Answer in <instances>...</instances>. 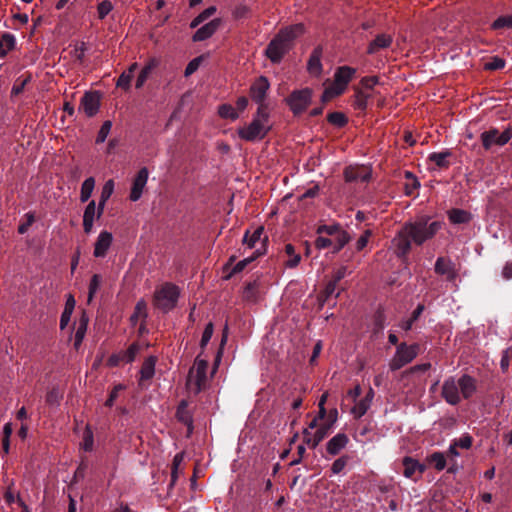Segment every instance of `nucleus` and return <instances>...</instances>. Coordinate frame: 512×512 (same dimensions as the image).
Listing matches in <instances>:
<instances>
[{
	"mask_svg": "<svg viewBox=\"0 0 512 512\" xmlns=\"http://www.w3.org/2000/svg\"><path fill=\"white\" fill-rule=\"evenodd\" d=\"M341 226L339 224H332V225H321L317 229V233L322 235L326 234L328 236H335L340 230Z\"/></svg>",
	"mask_w": 512,
	"mask_h": 512,
	"instance_id": "obj_49",
	"label": "nucleus"
},
{
	"mask_svg": "<svg viewBox=\"0 0 512 512\" xmlns=\"http://www.w3.org/2000/svg\"><path fill=\"white\" fill-rule=\"evenodd\" d=\"M321 57H322V48L316 47L308 60L307 63V70L311 75L314 76H320L322 73V63H321Z\"/></svg>",
	"mask_w": 512,
	"mask_h": 512,
	"instance_id": "obj_22",
	"label": "nucleus"
},
{
	"mask_svg": "<svg viewBox=\"0 0 512 512\" xmlns=\"http://www.w3.org/2000/svg\"><path fill=\"white\" fill-rule=\"evenodd\" d=\"M434 271L436 274L445 277V280L448 282L455 281L458 276L455 263L448 257H438L435 262Z\"/></svg>",
	"mask_w": 512,
	"mask_h": 512,
	"instance_id": "obj_11",
	"label": "nucleus"
},
{
	"mask_svg": "<svg viewBox=\"0 0 512 512\" xmlns=\"http://www.w3.org/2000/svg\"><path fill=\"white\" fill-rule=\"evenodd\" d=\"M348 460H349L348 456H342V457H339L338 459H336L331 466L332 473L333 474L341 473L344 470V468L346 467Z\"/></svg>",
	"mask_w": 512,
	"mask_h": 512,
	"instance_id": "obj_54",
	"label": "nucleus"
},
{
	"mask_svg": "<svg viewBox=\"0 0 512 512\" xmlns=\"http://www.w3.org/2000/svg\"><path fill=\"white\" fill-rule=\"evenodd\" d=\"M94 187H95V179L93 177L87 178L82 183L81 191H80V201L81 202L84 203L89 200V198L91 197L92 192L94 190Z\"/></svg>",
	"mask_w": 512,
	"mask_h": 512,
	"instance_id": "obj_34",
	"label": "nucleus"
},
{
	"mask_svg": "<svg viewBox=\"0 0 512 512\" xmlns=\"http://www.w3.org/2000/svg\"><path fill=\"white\" fill-rule=\"evenodd\" d=\"M374 398V390L369 388L365 397L359 400L351 409V413L356 417H362L370 408L372 400Z\"/></svg>",
	"mask_w": 512,
	"mask_h": 512,
	"instance_id": "obj_24",
	"label": "nucleus"
},
{
	"mask_svg": "<svg viewBox=\"0 0 512 512\" xmlns=\"http://www.w3.org/2000/svg\"><path fill=\"white\" fill-rule=\"evenodd\" d=\"M101 284V277L98 274H94L89 284L88 302H90L96 292L98 291Z\"/></svg>",
	"mask_w": 512,
	"mask_h": 512,
	"instance_id": "obj_51",
	"label": "nucleus"
},
{
	"mask_svg": "<svg viewBox=\"0 0 512 512\" xmlns=\"http://www.w3.org/2000/svg\"><path fill=\"white\" fill-rule=\"evenodd\" d=\"M179 295L178 286L172 283H165L156 288L153 295V304L163 312H169L175 308Z\"/></svg>",
	"mask_w": 512,
	"mask_h": 512,
	"instance_id": "obj_6",
	"label": "nucleus"
},
{
	"mask_svg": "<svg viewBox=\"0 0 512 512\" xmlns=\"http://www.w3.org/2000/svg\"><path fill=\"white\" fill-rule=\"evenodd\" d=\"M304 25L293 24L280 29L268 44L265 54L273 63H279L284 55L291 49L296 38L304 33Z\"/></svg>",
	"mask_w": 512,
	"mask_h": 512,
	"instance_id": "obj_3",
	"label": "nucleus"
},
{
	"mask_svg": "<svg viewBox=\"0 0 512 512\" xmlns=\"http://www.w3.org/2000/svg\"><path fill=\"white\" fill-rule=\"evenodd\" d=\"M330 428L331 425H322L316 430L313 436H310V432L308 431V429H305L303 433L306 443L310 445L312 448H315L328 435Z\"/></svg>",
	"mask_w": 512,
	"mask_h": 512,
	"instance_id": "obj_23",
	"label": "nucleus"
},
{
	"mask_svg": "<svg viewBox=\"0 0 512 512\" xmlns=\"http://www.w3.org/2000/svg\"><path fill=\"white\" fill-rule=\"evenodd\" d=\"M100 108V95L98 92H86L80 101L79 109L82 110L86 116L93 117L97 114Z\"/></svg>",
	"mask_w": 512,
	"mask_h": 512,
	"instance_id": "obj_12",
	"label": "nucleus"
},
{
	"mask_svg": "<svg viewBox=\"0 0 512 512\" xmlns=\"http://www.w3.org/2000/svg\"><path fill=\"white\" fill-rule=\"evenodd\" d=\"M270 88V83L265 76L257 78L250 87V96L259 106L265 105L264 100Z\"/></svg>",
	"mask_w": 512,
	"mask_h": 512,
	"instance_id": "obj_13",
	"label": "nucleus"
},
{
	"mask_svg": "<svg viewBox=\"0 0 512 512\" xmlns=\"http://www.w3.org/2000/svg\"><path fill=\"white\" fill-rule=\"evenodd\" d=\"M494 30L502 28H512V15H505L498 17L491 25Z\"/></svg>",
	"mask_w": 512,
	"mask_h": 512,
	"instance_id": "obj_44",
	"label": "nucleus"
},
{
	"mask_svg": "<svg viewBox=\"0 0 512 512\" xmlns=\"http://www.w3.org/2000/svg\"><path fill=\"white\" fill-rule=\"evenodd\" d=\"M15 46V37L10 33H5L0 38V56H5Z\"/></svg>",
	"mask_w": 512,
	"mask_h": 512,
	"instance_id": "obj_31",
	"label": "nucleus"
},
{
	"mask_svg": "<svg viewBox=\"0 0 512 512\" xmlns=\"http://www.w3.org/2000/svg\"><path fill=\"white\" fill-rule=\"evenodd\" d=\"M183 460H184V454L183 453H177L174 456V458H173L172 472H171V478H172V482L173 483L177 479L178 469H179L180 465L182 464Z\"/></svg>",
	"mask_w": 512,
	"mask_h": 512,
	"instance_id": "obj_52",
	"label": "nucleus"
},
{
	"mask_svg": "<svg viewBox=\"0 0 512 512\" xmlns=\"http://www.w3.org/2000/svg\"><path fill=\"white\" fill-rule=\"evenodd\" d=\"M113 10V4L109 0H103L97 5L99 19H104Z\"/></svg>",
	"mask_w": 512,
	"mask_h": 512,
	"instance_id": "obj_46",
	"label": "nucleus"
},
{
	"mask_svg": "<svg viewBox=\"0 0 512 512\" xmlns=\"http://www.w3.org/2000/svg\"><path fill=\"white\" fill-rule=\"evenodd\" d=\"M448 218L453 224H464L471 220V214L462 209H452L448 212Z\"/></svg>",
	"mask_w": 512,
	"mask_h": 512,
	"instance_id": "obj_30",
	"label": "nucleus"
},
{
	"mask_svg": "<svg viewBox=\"0 0 512 512\" xmlns=\"http://www.w3.org/2000/svg\"><path fill=\"white\" fill-rule=\"evenodd\" d=\"M346 182H367L371 178V170L366 166H349L344 170Z\"/></svg>",
	"mask_w": 512,
	"mask_h": 512,
	"instance_id": "obj_14",
	"label": "nucleus"
},
{
	"mask_svg": "<svg viewBox=\"0 0 512 512\" xmlns=\"http://www.w3.org/2000/svg\"><path fill=\"white\" fill-rule=\"evenodd\" d=\"M218 114L221 118L236 120L239 117V113L230 104H222L218 108Z\"/></svg>",
	"mask_w": 512,
	"mask_h": 512,
	"instance_id": "obj_37",
	"label": "nucleus"
},
{
	"mask_svg": "<svg viewBox=\"0 0 512 512\" xmlns=\"http://www.w3.org/2000/svg\"><path fill=\"white\" fill-rule=\"evenodd\" d=\"M133 78V75L127 71H124L118 78L116 86L120 87L124 90H128L130 88V83Z\"/></svg>",
	"mask_w": 512,
	"mask_h": 512,
	"instance_id": "obj_56",
	"label": "nucleus"
},
{
	"mask_svg": "<svg viewBox=\"0 0 512 512\" xmlns=\"http://www.w3.org/2000/svg\"><path fill=\"white\" fill-rule=\"evenodd\" d=\"M312 90L309 88H304L301 90H296L291 93V95L287 98V103L294 114H300L311 102Z\"/></svg>",
	"mask_w": 512,
	"mask_h": 512,
	"instance_id": "obj_10",
	"label": "nucleus"
},
{
	"mask_svg": "<svg viewBox=\"0 0 512 512\" xmlns=\"http://www.w3.org/2000/svg\"><path fill=\"white\" fill-rule=\"evenodd\" d=\"M419 353V345H407L401 343L397 346L396 352L389 362V367L392 371H396L411 363Z\"/></svg>",
	"mask_w": 512,
	"mask_h": 512,
	"instance_id": "obj_8",
	"label": "nucleus"
},
{
	"mask_svg": "<svg viewBox=\"0 0 512 512\" xmlns=\"http://www.w3.org/2000/svg\"><path fill=\"white\" fill-rule=\"evenodd\" d=\"M457 448L470 449L473 443V438L469 434L462 435L459 439L452 441Z\"/></svg>",
	"mask_w": 512,
	"mask_h": 512,
	"instance_id": "obj_53",
	"label": "nucleus"
},
{
	"mask_svg": "<svg viewBox=\"0 0 512 512\" xmlns=\"http://www.w3.org/2000/svg\"><path fill=\"white\" fill-rule=\"evenodd\" d=\"M371 235H372V231L370 229H367L363 232V234L359 237V239L356 242V250L357 251H361L367 246Z\"/></svg>",
	"mask_w": 512,
	"mask_h": 512,
	"instance_id": "obj_60",
	"label": "nucleus"
},
{
	"mask_svg": "<svg viewBox=\"0 0 512 512\" xmlns=\"http://www.w3.org/2000/svg\"><path fill=\"white\" fill-rule=\"evenodd\" d=\"M213 332H214V325L212 322H209L204 329V332L202 334V338L200 341V346L202 349L205 348L207 346V344L209 343V341L213 335Z\"/></svg>",
	"mask_w": 512,
	"mask_h": 512,
	"instance_id": "obj_55",
	"label": "nucleus"
},
{
	"mask_svg": "<svg viewBox=\"0 0 512 512\" xmlns=\"http://www.w3.org/2000/svg\"><path fill=\"white\" fill-rule=\"evenodd\" d=\"M31 80H32L31 74H27L26 76H21V77L17 78L12 89H11V96H18L19 94H21L24 91L25 86L28 83H30Z\"/></svg>",
	"mask_w": 512,
	"mask_h": 512,
	"instance_id": "obj_35",
	"label": "nucleus"
},
{
	"mask_svg": "<svg viewBox=\"0 0 512 512\" xmlns=\"http://www.w3.org/2000/svg\"><path fill=\"white\" fill-rule=\"evenodd\" d=\"M112 128V122L110 120H106L103 122L102 126L100 127V130L98 132L96 143H103L107 139V136L109 135Z\"/></svg>",
	"mask_w": 512,
	"mask_h": 512,
	"instance_id": "obj_48",
	"label": "nucleus"
},
{
	"mask_svg": "<svg viewBox=\"0 0 512 512\" xmlns=\"http://www.w3.org/2000/svg\"><path fill=\"white\" fill-rule=\"evenodd\" d=\"M285 252L289 256V259L286 261V266L288 268L297 267L300 263L301 256L295 252L294 246L292 244H287L285 246Z\"/></svg>",
	"mask_w": 512,
	"mask_h": 512,
	"instance_id": "obj_36",
	"label": "nucleus"
},
{
	"mask_svg": "<svg viewBox=\"0 0 512 512\" xmlns=\"http://www.w3.org/2000/svg\"><path fill=\"white\" fill-rule=\"evenodd\" d=\"M140 345L138 343H132L127 350L121 351L122 356L124 358V362L130 363L134 361L137 354L140 352Z\"/></svg>",
	"mask_w": 512,
	"mask_h": 512,
	"instance_id": "obj_42",
	"label": "nucleus"
},
{
	"mask_svg": "<svg viewBox=\"0 0 512 512\" xmlns=\"http://www.w3.org/2000/svg\"><path fill=\"white\" fill-rule=\"evenodd\" d=\"M95 219H98L96 203L92 200L86 206L83 214V230L86 234H90L92 232Z\"/></svg>",
	"mask_w": 512,
	"mask_h": 512,
	"instance_id": "obj_21",
	"label": "nucleus"
},
{
	"mask_svg": "<svg viewBox=\"0 0 512 512\" xmlns=\"http://www.w3.org/2000/svg\"><path fill=\"white\" fill-rule=\"evenodd\" d=\"M148 175H149V172L146 167H143L138 171L136 177L133 180V184H132V188H131V192H130V196H129L131 201L135 202L141 198L143 190L147 184Z\"/></svg>",
	"mask_w": 512,
	"mask_h": 512,
	"instance_id": "obj_15",
	"label": "nucleus"
},
{
	"mask_svg": "<svg viewBox=\"0 0 512 512\" xmlns=\"http://www.w3.org/2000/svg\"><path fill=\"white\" fill-rule=\"evenodd\" d=\"M113 191H114V181L108 180L102 188L100 197L103 198V200H108L111 197Z\"/></svg>",
	"mask_w": 512,
	"mask_h": 512,
	"instance_id": "obj_63",
	"label": "nucleus"
},
{
	"mask_svg": "<svg viewBox=\"0 0 512 512\" xmlns=\"http://www.w3.org/2000/svg\"><path fill=\"white\" fill-rule=\"evenodd\" d=\"M348 437L344 433H338L332 437L326 446V450L330 455H337L348 443Z\"/></svg>",
	"mask_w": 512,
	"mask_h": 512,
	"instance_id": "obj_26",
	"label": "nucleus"
},
{
	"mask_svg": "<svg viewBox=\"0 0 512 512\" xmlns=\"http://www.w3.org/2000/svg\"><path fill=\"white\" fill-rule=\"evenodd\" d=\"M428 461L432 463L438 471L443 470L446 466V459L442 452H434L430 455Z\"/></svg>",
	"mask_w": 512,
	"mask_h": 512,
	"instance_id": "obj_41",
	"label": "nucleus"
},
{
	"mask_svg": "<svg viewBox=\"0 0 512 512\" xmlns=\"http://www.w3.org/2000/svg\"><path fill=\"white\" fill-rule=\"evenodd\" d=\"M477 391V381L468 374L458 379L454 376L446 378L442 384L441 396L449 405L456 406L462 399H470Z\"/></svg>",
	"mask_w": 512,
	"mask_h": 512,
	"instance_id": "obj_2",
	"label": "nucleus"
},
{
	"mask_svg": "<svg viewBox=\"0 0 512 512\" xmlns=\"http://www.w3.org/2000/svg\"><path fill=\"white\" fill-rule=\"evenodd\" d=\"M271 129L269 112L266 105L258 106L252 121L238 129V135L242 140L248 142L260 141Z\"/></svg>",
	"mask_w": 512,
	"mask_h": 512,
	"instance_id": "obj_4",
	"label": "nucleus"
},
{
	"mask_svg": "<svg viewBox=\"0 0 512 512\" xmlns=\"http://www.w3.org/2000/svg\"><path fill=\"white\" fill-rule=\"evenodd\" d=\"M124 389H125V386L122 384H118V385L114 386V388L112 389V391L109 394L108 399L105 402V406L112 407L114 405L115 400L117 399V397L119 395V392Z\"/></svg>",
	"mask_w": 512,
	"mask_h": 512,
	"instance_id": "obj_59",
	"label": "nucleus"
},
{
	"mask_svg": "<svg viewBox=\"0 0 512 512\" xmlns=\"http://www.w3.org/2000/svg\"><path fill=\"white\" fill-rule=\"evenodd\" d=\"M176 418L187 425L189 428H192L193 419L192 415L188 411V403L185 400H182L177 407Z\"/></svg>",
	"mask_w": 512,
	"mask_h": 512,
	"instance_id": "obj_29",
	"label": "nucleus"
},
{
	"mask_svg": "<svg viewBox=\"0 0 512 512\" xmlns=\"http://www.w3.org/2000/svg\"><path fill=\"white\" fill-rule=\"evenodd\" d=\"M337 284L335 281H332L330 280L324 291H323V301H328L330 297L334 296L335 298H337L340 294V291H336V287H337Z\"/></svg>",
	"mask_w": 512,
	"mask_h": 512,
	"instance_id": "obj_47",
	"label": "nucleus"
},
{
	"mask_svg": "<svg viewBox=\"0 0 512 512\" xmlns=\"http://www.w3.org/2000/svg\"><path fill=\"white\" fill-rule=\"evenodd\" d=\"M207 369L208 362L197 357L187 379V386L193 393L197 394L205 387Z\"/></svg>",
	"mask_w": 512,
	"mask_h": 512,
	"instance_id": "obj_7",
	"label": "nucleus"
},
{
	"mask_svg": "<svg viewBox=\"0 0 512 512\" xmlns=\"http://www.w3.org/2000/svg\"><path fill=\"white\" fill-rule=\"evenodd\" d=\"M327 120L336 127H343L347 124V117L342 112H332L328 114Z\"/></svg>",
	"mask_w": 512,
	"mask_h": 512,
	"instance_id": "obj_40",
	"label": "nucleus"
},
{
	"mask_svg": "<svg viewBox=\"0 0 512 512\" xmlns=\"http://www.w3.org/2000/svg\"><path fill=\"white\" fill-rule=\"evenodd\" d=\"M260 253L256 255L259 256ZM255 259V256L245 258L235 265H233V262L235 261V256H231L229 258V261L224 265L223 272L225 275L223 276L224 279H230L234 274H237L245 269V267L252 262Z\"/></svg>",
	"mask_w": 512,
	"mask_h": 512,
	"instance_id": "obj_18",
	"label": "nucleus"
},
{
	"mask_svg": "<svg viewBox=\"0 0 512 512\" xmlns=\"http://www.w3.org/2000/svg\"><path fill=\"white\" fill-rule=\"evenodd\" d=\"M147 317V304L144 300H140L137 302L135 306L134 313L131 315V322L136 324L139 318L145 319Z\"/></svg>",
	"mask_w": 512,
	"mask_h": 512,
	"instance_id": "obj_39",
	"label": "nucleus"
},
{
	"mask_svg": "<svg viewBox=\"0 0 512 512\" xmlns=\"http://www.w3.org/2000/svg\"><path fill=\"white\" fill-rule=\"evenodd\" d=\"M86 50H87V47L84 42L77 43L75 45V49H74L75 58L77 60H79L80 62H82L85 57Z\"/></svg>",
	"mask_w": 512,
	"mask_h": 512,
	"instance_id": "obj_64",
	"label": "nucleus"
},
{
	"mask_svg": "<svg viewBox=\"0 0 512 512\" xmlns=\"http://www.w3.org/2000/svg\"><path fill=\"white\" fill-rule=\"evenodd\" d=\"M249 14L250 8L246 4L237 5L232 12V15L235 19L247 18Z\"/></svg>",
	"mask_w": 512,
	"mask_h": 512,
	"instance_id": "obj_57",
	"label": "nucleus"
},
{
	"mask_svg": "<svg viewBox=\"0 0 512 512\" xmlns=\"http://www.w3.org/2000/svg\"><path fill=\"white\" fill-rule=\"evenodd\" d=\"M63 395L58 388H52L46 395V402L49 405H58Z\"/></svg>",
	"mask_w": 512,
	"mask_h": 512,
	"instance_id": "obj_50",
	"label": "nucleus"
},
{
	"mask_svg": "<svg viewBox=\"0 0 512 512\" xmlns=\"http://www.w3.org/2000/svg\"><path fill=\"white\" fill-rule=\"evenodd\" d=\"M158 63L159 62L156 58L148 60L136 79L135 86L137 89L141 88L145 84L152 70L158 66Z\"/></svg>",
	"mask_w": 512,
	"mask_h": 512,
	"instance_id": "obj_28",
	"label": "nucleus"
},
{
	"mask_svg": "<svg viewBox=\"0 0 512 512\" xmlns=\"http://www.w3.org/2000/svg\"><path fill=\"white\" fill-rule=\"evenodd\" d=\"M441 226L439 221L428 224L425 219L406 223L393 239L397 256H406L411 249V242L421 245L431 239L441 229Z\"/></svg>",
	"mask_w": 512,
	"mask_h": 512,
	"instance_id": "obj_1",
	"label": "nucleus"
},
{
	"mask_svg": "<svg viewBox=\"0 0 512 512\" xmlns=\"http://www.w3.org/2000/svg\"><path fill=\"white\" fill-rule=\"evenodd\" d=\"M113 242V235L108 231H101L94 244L93 255L96 258H103L107 255Z\"/></svg>",
	"mask_w": 512,
	"mask_h": 512,
	"instance_id": "obj_16",
	"label": "nucleus"
},
{
	"mask_svg": "<svg viewBox=\"0 0 512 512\" xmlns=\"http://www.w3.org/2000/svg\"><path fill=\"white\" fill-rule=\"evenodd\" d=\"M356 74V69L350 66H340L334 73L333 82L325 88L322 100L328 101L336 96L341 95L347 88L349 82Z\"/></svg>",
	"mask_w": 512,
	"mask_h": 512,
	"instance_id": "obj_5",
	"label": "nucleus"
},
{
	"mask_svg": "<svg viewBox=\"0 0 512 512\" xmlns=\"http://www.w3.org/2000/svg\"><path fill=\"white\" fill-rule=\"evenodd\" d=\"M200 63H201V57H196L194 58L193 60H191L186 68H185V71H184V75L186 77L192 75L194 72L197 71V69L199 68L200 66Z\"/></svg>",
	"mask_w": 512,
	"mask_h": 512,
	"instance_id": "obj_61",
	"label": "nucleus"
},
{
	"mask_svg": "<svg viewBox=\"0 0 512 512\" xmlns=\"http://www.w3.org/2000/svg\"><path fill=\"white\" fill-rule=\"evenodd\" d=\"M331 239L333 240V252H338L350 241V236L345 230L341 229Z\"/></svg>",
	"mask_w": 512,
	"mask_h": 512,
	"instance_id": "obj_33",
	"label": "nucleus"
},
{
	"mask_svg": "<svg viewBox=\"0 0 512 512\" xmlns=\"http://www.w3.org/2000/svg\"><path fill=\"white\" fill-rule=\"evenodd\" d=\"M482 145L489 150L493 145L504 146L512 138V127H507L502 133L496 128L484 131L481 136Z\"/></svg>",
	"mask_w": 512,
	"mask_h": 512,
	"instance_id": "obj_9",
	"label": "nucleus"
},
{
	"mask_svg": "<svg viewBox=\"0 0 512 512\" xmlns=\"http://www.w3.org/2000/svg\"><path fill=\"white\" fill-rule=\"evenodd\" d=\"M221 19L215 18L211 20L210 22L206 23L202 27H200L193 35L192 40L194 42H200L204 41L206 39H209L212 37L215 32L219 29L221 26Z\"/></svg>",
	"mask_w": 512,
	"mask_h": 512,
	"instance_id": "obj_17",
	"label": "nucleus"
},
{
	"mask_svg": "<svg viewBox=\"0 0 512 512\" xmlns=\"http://www.w3.org/2000/svg\"><path fill=\"white\" fill-rule=\"evenodd\" d=\"M156 357L150 356L145 359L140 369L139 384L142 385L145 381H149L155 374Z\"/></svg>",
	"mask_w": 512,
	"mask_h": 512,
	"instance_id": "obj_27",
	"label": "nucleus"
},
{
	"mask_svg": "<svg viewBox=\"0 0 512 512\" xmlns=\"http://www.w3.org/2000/svg\"><path fill=\"white\" fill-rule=\"evenodd\" d=\"M402 464L404 466L403 475L409 479H412L416 472L422 474L426 469L423 464L409 456L403 458Z\"/></svg>",
	"mask_w": 512,
	"mask_h": 512,
	"instance_id": "obj_25",
	"label": "nucleus"
},
{
	"mask_svg": "<svg viewBox=\"0 0 512 512\" xmlns=\"http://www.w3.org/2000/svg\"><path fill=\"white\" fill-rule=\"evenodd\" d=\"M451 156L449 151L432 153L429 155V160L433 162L439 168H448L449 161L448 158Z\"/></svg>",
	"mask_w": 512,
	"mask_h": 512,
	"instance_id": "obj_32",
	"label": "nucleus"
},
{
	"mask_svg": "<svg viewBox=\"0 0 512 512\" xmlns=\"http://www.w3.org/2000/svg\"><path fill=\"white\" fill-rule=\"evenodd\" d=\"M505 66V61L499 57H494L491 61L485 63V69L498 70Z\"/></svg>",
	"mask_w": 512,
	"mask_h": 512,
	"instance_id": "obj_62",
	"label": "nucleus"
},
{
	"mask_svg": "<svg viewBox=\"0 0 512 512\" xmlns=\"http://www.w3.org/2000/svg\"><path fill=\"white\" fill-rule=\"evenodd\" d=\"M25 218H26V221L21 223L19 226H18V232L20 234H25L29 227L34 223L35 221V216H34V213L33 212H28L25 214Z\"/></svg>",
	"mask_w": 512,
	"mask_h": 512,
	"instance_id": "obj_58",
	"label": "nucleus"
},
{
	"mask_svg": "<svg viewBox=\"0 0 512 512\" xmlns=\"http://www.w3.org/2000/svg\"><path fill=\"white\" fill-rule=\"evenodd\" d=\"M89 317L86 312H82L81 316L76 322V331L74 334V348L78 350L83 342L87 332Z\"/></svg>",
	"mask_w": 512,
	"mask_h": 512,
	"instance_id": "obj_20",
	"label": "nucleus"
},
{
	"mask_svg": "<svg viewBox=\"0 0 512 512\" xmlns=\"http://www.w3.org/2000/svg\"><path fill=\"white\" fill-rule=\"evenodd\" d=\"M257 288L256 281L248 283L243 290V298L247 301H255L257 299Z\"/></svg>",
	"mask_w": 512,
	"mask_h": 512,
	"instance_id": "obj_43",
	"label": "nucleus"
},
{
	"mask_svg": "<svg viewBox=\"0 0 512 512\" xmlns=\"http://www.w3.org/2000/svg\"><path fill=\"white\" fill-rule=\"evenodd\" d=\"M262 234V227L257 228L251 235H249V232L247 231L244 235L243 242L248 246V248H255L256 243L260 241Z\"/></svg>",
	"mask_w": 512,
	"mask_h": 512,
	"instance_id": "obj_38",
	"label": "nucleus"
},
{
	"mask_svg": "<svg viewBox=\"0 0 512 512\" xmlns=\"http://www.w3.org/2000/svg\"><path fill=\"white\" fill-rule=\"evenodd\" d=\"M393 42V37L390 34L382 33L375 37L374 40H372L368 47H367V53L368 54H376L379 51L383 49H387L391 46Z\"/></svg>",
	"mask_w": 512,
	"mask_h": 512,
	"instance_id": "obj_19",
	"label": "nucleus"
},
{
	"mask_svg": "<svg viewBox=\"0 0 512 512\" xmlns=\"http://www.w3.org/2000/svg\"><path fill=\"white\" fill-rule=\"evenodd\" d=\"M370 94H366L362 91H357L355 94L354 106L356 109L365 110L367 108L368 99Z\"/></svg>",
	"mask_w": 512,
	"mask_h": 512,
	"instance_id": "obj_45",
	"label": "nucleus"
}]
</instances>
